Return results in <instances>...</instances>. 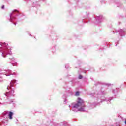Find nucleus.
Returning a JSON list of instances; mask_svg holds the SVG:
<instances>
[{"label":"nucleus","instance_id":"4","mask_svg":"<svg viewBox=\"0 0 126 126\" xmlns=\"http://www.w3.org/2000/svg\"><path fill=\"white\" fill-rule=\"evenodd\" d=\"M82 75H80L79 76V79H82Z\"/></svg>","mask_w":126,"mask_h":126},{"label":"nucleus","instance_id":"1","mask_svg":"<svg viewBox=\"0 0 126 126\" xmlns=\"http://www.w3.org/2000/svg\"><path fill=\"white\" fill-rule=\"evenodd\" d=\"M84 103V101L80 98H78L77 103H76L73 107L76 109H78V108H80Z\"/></svg>","mask_w":126,"mask_h":126},{"label":"nucleus","instance_id":"6","mask_svg":"<svg viewBox=\"0 0 126 126\" xmlns=\"http://www.w3.org/2000/svg\"><path fill=\"white\" fill-rule=\"evenodd\" d=\"M14 11H16L17 12H18V10H15L14 11H13V12H14Z\"/></svg>","mask_w":126,"mask_h":126},{"label":"nucleus","instance_id":"2","mask_svg":"<svg viewBox=\"0 0 126 126\" xmlns=\"http://www.w3.org/2000/svg\"><path fill=\"white\" fill-rule=\"evenodd\" d=\"M12 116H13V113H12V112L10 111L8 114L9 119H10V120H12Z\"/></svg>","mask_w":126,"mask_h":126},{"label":"nucleus","instance_id":"8","mask_svg":"<svg viewBox=\"0 0 126 126\" xmlns=\"http://www.w3.org/2000/svg\"><path fill=\"white\" fill-rule=\"evenodd\" d=\"M125 124H126V120L125 121Z\"/></svg>","mask_w":126,"mask_h":126},{"label":"nucleus","instance_id":"3","mask_svg":"<svg viewBox=\"0 0 126 126\" xmlns=\"http://www.w3.org/2000/svg\"><path fill=\"white\" fill-rule=\"evenodd\" d=\"M75 96H79V92H77L76 93Z\"/></svg>","mask_w":126,"mask_h":126},{"label":"nucleus","instance_id":"5","mask_svg":"<svg viewBox=\"0 0 126 126\" xmlns=\"http://www.w3.org/2000/svg\"><path fill=\"white\" fill-rule=\"evenodd\" d=\"M1 8H2V9H4V5H3V6L1 7Z\"/></svg>","mask_w":126,"mask_h":126},{"label":"nucleus","instance_id":"7","mask_svg":"<svg viewBox=\"0 0 126 126\" xmlns=\"http://www.w3.org/2000/svg\"><path fill=\"white\" fill-rule=\"evenodd\" d=\"M79 111H82V110L81 109H79Z\"/></svg>","mask_w":126,"mask_h":126}]
</instances>
